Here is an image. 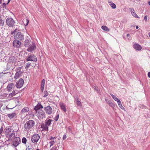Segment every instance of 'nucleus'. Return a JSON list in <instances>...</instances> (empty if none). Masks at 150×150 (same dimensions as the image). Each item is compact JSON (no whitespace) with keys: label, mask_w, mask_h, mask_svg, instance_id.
Segmentation results:
<instances>
[{"label":"nucleus","mask_w":150,"mask_h":150,"mask_svg":"<svg viewBox=\"0 0 150 150\" xmlns=\"http://www.w3.org/2000/svg\"><path fill=\"white\" fill-rule=\"evenodd\" d=\"M35 122L32 120H30L27 121L24 125V128L27 130H29L33 127L35 125Z\"/></svg>","instance_id":"nucleus-1"},{"label":"nucleus","mask_w":150,"mask_h":150,"mask_svg":"<svg viewBox=\"0 0 150 150\" xmlns=\"http://www.w3.org/2000/svg\"><path fill=\"white\" fill-rule=\"evenodd\" d=\"M6 23L8 26L13 27L15 26V22L12 18L8 17L6 19Z\"/></svg>","instance_id":"nucleus-2"},{"label":"nucleus","mask_w":150,"mask_h":150,"mask_svg":"<svg viewBox=\"0 0 150 150\" xmlns=\"http://www.w3.org/2000/svg\"><path fill=\"white\" fill-rule=\"evenodd\" d=\"M14 38L16 40L17 39L18 40H22L24 38V35L23 34L19 32L18 31L16 33L14 34Z\"/></svg>","instance_id":"nucleus-3"},{"label":"nucleus","mask_w":150,"mask_h":150,"mask_svg":"<svg viewBox=\"0 0 150 150\" xmlns=\"http://www.w3.org/2000/svg\"><path fill=\"white\" fill-rule=\"evenodd\" d=\"M40 138V135L38 134H35L32 136L31 140L33 143L36 144L38 142Z\"/></svg>","instance_id":"nucleus-4"},{"label":"nucleus","mask_w":150,"mask_h":150,"mask_svg":"<svg viewBox=\"0 0 150 150\" xmlns=\"http://www.w3.org/2000/svg\"><path fill=\"white\" fill-rule=\"evenodd\" d=\"M24 83V80L22 79H20L16 83V86L18 88H20L23 86Z\"/></svg>","instance_id":"nucleus-5"},{"label":"nucleus","mask_w":150,"mask_h":150,"mask_svg":"<svg viewBox=\"0 0 150 150\" xmlns=\"http://www.w3.org/2000/svg\"><path fill=\"white\" fill-rule=\"evenodd\" d=\"M26 60L27 61H33L36 62L37 61V58L34 55L31 54L26 59Z\"/></svg>","instance_id":"nucleus-6"},{"label":"nucleus","mask_w":150,"mask_h":150,"mask_svg":"<svg viewBox=\"0 0 150 150\" xmlns=\"http://www.w3.org/2000/svg\"><path fill=\"white\" fill-rule=\"evenodd\" d=\"M44 110L46 113L48 115L51 114L52 112V108L49 106L45 107Z\"/></svg>","instance_id":"nucleus-7"},{"label":"nucleus","mask_w":150,"mask_h":150,"mask_svg":"<svg viewBox=\"0 0 150 150\" xmlns=\"http://www.w3.org/2000/svg\"><path fill=\"white\" fill-rule=\"evenodd\" d=\"M36 48V46L35 43L32 42L31 44H30L29 47L27 50V51L29 52H32L34 51Z\"/></svg>","instance_id":"nucleus-8"},{"label":"nucleus","mask_w":150,"mask_h":150,"mask_svg":"<svg viewBox=\"0 0 150 150\" xmlns=\"http://www.w3.org/2000/svg\"><path fill=\"white\" fill-rule=\"evenodd\" d=\"M56 137H49L48 140H49V143L50 144V147L52 146L55 143Z\"/></svg>","instance_id":"nucleus-9"},{"label":"nucleus","mask_w":150,"mask_h":150,"mask_svg":"<svg viewBox=\"0 0 150 150\" xmlns=\"http://www.w3.org/2000/svg\"><path fill=\"white\" fill-rule=\"evenodd\" d=\"M21 142L20 138L18 137H16L15 139L14 142H13V144L15 147H16L21 143Z\"/></svg>","instance_id":"nucleus-10"},{"label":"nucleus","mask_w":150,"mask_h":150,"mask_svg":"<svg viewBox=\"0 0 150 150\" xmlns=\"http://www.w3.org/2000/svg\"><path fill=\"white\" fill-rule=\"evenodd\" d=\"M13 44L14 47L19 48L21 46V43L19 40H16L13 41Z\"/></svg>","instance_id":"nucleus-11"},{"label":"nucleus","mask_w":150,"mask_h":150,"mask_svg":"<svg viewBox=\"0 0 150 150\" xmlns=\"http://www.w3.org/2000/svg\"><path fill=\"white\" fill-rule=\"evenodd\" d=\"M38 115L39 118H43L45 117V113L43 110H39L38 111Z\"/></svg>","instance_id":"nucleus-12"},{"label":"nucleus","mask_w":150,"mask_h":150,"mask_svg":"<svg viewBox=\"0 0 150 150\" xmlns=\"http://www.w3.org/2000/svg\"><path fill=\"white\" fill-rule=\"evenodd\" d=\"M15 88L14 84L13 83H11L8 84L7 87V91L8 92H10L12 90H13Z\"/></svg>","instance_id":"nucleus-13"},{"label":"nucleus","mask_w":150,"mask_h":150,"mask_svg":"<svg viewBox=\"0 0 150 150\" xmlns=\"http://www.w3.org/2000/svg\"><path fill=\"white\" fill-rule=\"evenodd\" d=\"M43 108L42 106L40 103H38L37 105L36 106L34 109L35 111H36V112L37 113L38 112V111H39V110H40L41 108Z\"/></svg>","instance_id":"nucleus-14"},{"label":"nucleus","mask_w":150,"mask_h":150,"mask_svg":"<svg viewBox=\"0 0 150 150\" xmlns=\"http://www.w3.org/2000/svg\"><path fill=\"white\" fill-rule=\"evenodd\" d=\"M129 10L131 12L132 15L134 17L137 18H139L138 16L136 14L135 12L134 9L133 8H130Z\"/></svg>","instance_id":"nucleus-15"},{"label":"nucleus","mask_w":150,"mask_h":150,"mask_svg":"<svg viewBox=\"0 0 150 150\" xmlns=\"http://www.w3.org/2000/svg\"><path fill=\"white\" fill-rule=\"evenodd\" d=\"M16 58L14 56L10 57L8 59V62L10 63H14L16 62Z\"/></svg>","instance_id":"nucleus-16"},{"label":"nucleus","mask_w":150,"mask_h":150,"mask_svg":"<svg viewBox=\"0 0 150 150\" xmlns=\"http://www.w3.org/2000/svg\"><path fill=\"white\" fill-rule=\"evenodd\" d=\"M30 42L31 40H30L26 38L24 42V46L25 47H28L29 46Z\"/></svg>","instance_id":"nucleus-17"},{"label":"nucleus","mask_w":150,"mask_h":150,"mask_svg":"<svg viewBox=\"0 0 150 150\" xmlns=\"http://www.w3.org/2000/svg\"><path fill=\"white\" fill-rule=\"evenodd\" d=\"M22 73V72L21 71H17L15 74L14 78L16 79L20 77Z\"/></svg>","instance_id":"nucleus-18"},{"label":"nucleus","mask_w":150,"mask_h":150,"mask_svg":"<svg viewBox=\"0 0 150 150\" xmlns=\"http://www.w3.org/2000/svg\"><path fill=\"white\" fill-rule=\"evenodd\" d=\"M41 128H42L43 130L48 131V126L46 125L43 124L41 125Z\"/></svg>","instance_id":"nucleus-19"},{"label":"nucleus","mask_w":150,"mask_h":150,"mask_svg":"<svg viewBox=\"0 0 150 150\" xmlns=\"http://www.w3.org/2000/svg\"><path fill=\"white\" fill-rule=\"evenodd\" d=\"M134 47L137 50H139L142 49L141 46L137 44H135L134 45Z\"/></svg>","instance_id":"nucleus-20"},{"label":"nucleus","mask_w":150,"mask_h":150,"mask_svg":"<svg viewBox=\"0 0 150 150\" xmlns=\"http://www.w3.org/2000/svg\"><path fill=\"white\" fill-rule=\"evenodd\" d=\"M45 79H43L42 81L41 85V90L42 92H43L44 90L45 86Z\"/></svg>","instance_id":"nucleus-21"},{"label":"nucleus","mask_w":150,"mask_h":150,"mask_svg":"<svg viewBox=\"0 0 150 150\" xmlns=\"http://www.w3.org/2000/svg\"><path fill=\"white\" fill-rule=\"evenodd\" d=\"M16 115L15 113H12L11 114H8L7 115V116L10 118L12 119Z\"/></svg>","instance_id":"nucleus-22"},{"label":"nucleus","mask_w":150,"mask_h":150,"mask_svg":"<svg viewBox=\"0 0 150 150\" xmlns=\"http://www.w3.org/2000/svg\"><path fill=\"white\" fill-rule=\"evenodd\" d=\"M52 120L50 119H49L48 120H45V124L46 125L48 126H50L51 124V122Z\"/></svg>","instance_id":"nucleus-23"},{"label":"nucleus","mask_w":150,"mask_h":150,"mask_svg":"<svg viewBox=\"0 0 150 150\" xmlns=\"http://www.w3.org/2000/svg\"><path fill=\"white\" fill-rule=\"evenodd\" d=\"M29 108L28 107H25L23 109L21 110V112L22 113H25L28 111H29Z\"/></svg>","instance_id":"nucleus-24"},{"label":"nucleus","mask_w":150,"mask_h":150,"mask_svg":"<svg viewBox=\"0 0 150 150\" xmlns=\"http://www.w3.org/2000/svg\"><path fill=\"white\" fill-rule=\"evenodd\" d=\"M60 105L62 110H63L65 112H66L67 111L63 103H60Z\"/></svg>","instance_id":"nucleus-25"},{"label":"nucleus","mask_w":150,"mask_h":150,"mask_svg":"<svg viewBox=\"0 0 150 150\" xmlns=\"http://www.w3.org/2000/svg\"><path fill=\"white\" fill-rule=\"evenodd\" d=\"M110 95L112 96V98L115 101H120V100L117 98L114 95H113L112 94H110Z\"/></svg>","instance_id":"nucleus-26"},{"label":"nucleus","mask_w":150,"mask_h":150,"mask_svg":"<svg viewBox=\"0 0 150 150\" xmlns=\"http://www.w3.org/2000/svg\"><path fill=\"white\" fill-rule=\"evenodd\" d=\"M29 22V20L25 18L23 20V23L26 26L28 25Z\"/></svg>","instance_id":"nucleus-27"},{"label":"nucleus","mask_w":150,"mask_h":150,"mask_svg":"<svg viewBox=\"0 0 150 150\" xmlns=\"http://www.w3.org/2000/svg\"><path fill=\"white\" fill-rule=\"evenodd\" d=\"M109 4L113 8L115 9L116 8V5L113 3L111 2H109Z\"/></svg>","instance_id":"nucleus-28"},{"label":"nucleus","mask_w":150,"mask_h":150,"mask_svg":"<svg viewBox=\"0 0 150 150\" xmlns=\"http://www.w3.org/2000/svg\"><path fill=\"white\" fill-rule=\"evenodd\" d=\"M101 28L103 30H105L107 32H108L109 31V29L105 26H102Z\"/></svg>","instance_id":"nucleus-29"},{"label":"nucleus","mask_w":150,"mask_h":150,"mask_svg":"<svg viewBox=\"0 0 150 150\" xmlns=\"http://www.w3.org/2000/svg\"><path fill=\"white\" fill-rule=\"evenodd\" d=\"M117 102L119 107H120L123 110L124 109H125L124 107L122 106L120 100V101H118Z\"/></svg>","instance_id":"nucleus-30"},{"label":"nucleus","mask_w":150,"mask_h":150,"mask_svg":"<svg viewBox=\"0 0 150 150\" xmlns=\"http://www.w3.org/2000/svg\"><path fill=\"white\" fill-rule=\"evenodd\" d=\"M4 21L2 18L0 16V26H2L4 25Z\"/></svg>","instance_id":"nucleus-31"},{"label":"nucleus","mask_w":150,"mask_h":150,"mask_svg":"<svg viewBox=\"0 0 150 150\" xmlns=\"http://www.w3.org/2000/svg\"><path fill=\"white\" fill-rule=\"evenodd\" d=\"M15 136V134L14 133H12L9 135V137L11 139H12L14 138Z\"/></svg>","instance_id":"nucleus-32"},{"label":"nucleus","mask_w":150,"mask_h":150,"mask_svg":"<svg viewBox=\"0 0 150 150\" xmlns=\"http://www.w3.org/2000/svg\"><path fill=\"white\" fill-rule=\"evenodd\" d=\"M22 142L23 144H25L27 142V140L25 138L23 137L22 139Z\"/></svg>","instance_id":"nucleus-33"},{"label":"nucleus","mask_w":150,"mask_h":150,"mask_svg":"<svg viewBox=\"0 0 150 150\" xmlns=\"http://www.w3.org/2000/svg\"><path fill=\"white\" fill-rule=\"evenodd\" d=\"M109 105L112 108H114L115 107V105L112 102L110 103H109Z\"/></svg>","instance_id":"nucleus-34"},{"label":"nucleus","mask_w":150,"mask_h":150,"mask_svg":"<svg viewBox=\"0 0 150 150\" xmlns=\"http://www.w3.org/2000/svg\"><path fill=\"white\" fill-rule=\"evenodd\" d=\"M16 95L15 92V91H13L12 93L9 94V96H13Z\"/></svg>","instance_id":"nucleus-35"},{"label":"nucleus","mask_w":150,"mask_h":150,"mask_svg":"<svg viewBox=\"0 0 150 150\" xmlns=\"http://www.w3.org/2000/svg\"><path fill=\"white\" fill-rule=\"evenodd\" d=\"M30 65H31V63H30V62L28 63L27 64V65H26V67H25V68L26 69H28L29 68V67L30 66Z\"/></svg>","instance_id":"nucleus-36"},{"label":"nucleus","mask_w":150,"mask_h":150,"mask_svg":"<svg viewBox=\"0 0 150 150\" xmlns=\"http://www.w3.org/2000/svg\"><path fill=\"white\" fill-rule=\"evenodd\" d=\"M44 95L43 96V97H46L48 95V93L47 92V91H45L44 92Z\"/></svg>","instance_id":"nucleus-37"},{"label":"nucleus","mask_w":150,"mask_h":150,"mask_svg":"<svg viewBox=\"0 0 150 150\" xmlns=\"http://www.w3.org/2000/svg\"><path fill=\"white\" fill-rule=\"evenodd\" d=\"M59 114H57V115L56 116L55 118L54 119V120L55 121H57L58 120L59 118Z\"/></svg>","instance_id":"nucleus-38"},{"label":"nucleus","mask_w":150,"mask_h":150,"mask_svg":"<svg viewBox=\"0 0 150 150\" xmlns=\"http://www.w3.org/2000/svg\"><path fill=\"white\" fill-rule=\"evenodd\" d=\"M4 129L3 126H2L0 128V134H1L3 132Z\"/></svg>","instance_id":"nucleus-39"},{"label":"nucleus","mask_w":150,"mask_h":150,"mask_svg":"<svg viewBox=\"0 0 150 150\" xmlns=\"http://www.w3.org/2000/svg\"><path fill=\"white\" fill-rule=\"evenodd\" d=\"M18 30L17 29H16L14 30V31H13V32H11V33L12 34H14H14H15V33H16V32H18Z\"/></svg>","instance_id":"nucleus-40"},{"label":"nucleus","mask_w":150,"mask_h":150,"mask_svg":"<svg viewBox=\"0 0 150 150\" xmlns=\"http://www.w3.org/2000/svg\"><path fill=\"white\" fill-rule=\"evenodd\" d=\"M105 100L106 103H108V105L109 104V103H110L111 102V101H110V100H109L108 99H105Z\"/></svg>","instance_id":"nucleus-41"},{"label":"nucleus","mask_w":150,"mask_h":150,"mask_svg":"<svg viewBox=\"0 0 150 150\" xmlns=\"http://www.w3.org/2000/svg\"><path fill=\"white\" fill-rule=\"evenodd\" d=\"M76 102V104L78 105V106H81V103L80 102V101H78V102Z\"/></svg>","instance_id":"nucleus-42"},{"label":"nucleus","mask_w":150,"mask_h":150,"mask_svg":"<svg viewBox=\"0 0 150 150\" xmlns=\"http://www.w3.org/2000/svg\"><path fill=\"white\" fill-rule=\"evenodd\" d=\"M57 149V146H54L52 147V150H56Z\"/></svg>","instance_id":"nucleus-43"},{"label":"nucleus","mask_w":150,"mask_h":150,"mask_svg":"<svg viewBox=\"0 0 150 150\" xmlns=\"http://www.w3.org/2000/svg\"><path fill=\"white\" fill-rule=\"evenodd\" d=\"M144 19L145 21H146L147 20V16H146L144 17Z\"/></svg>","instance_id":"nucleus-44"},{"label":"nucleus","mask_w":150,"mask_h":150,"mask_svg":"<svg viewBox=\"0 0 150 150\" xmlns=\"http://www.w3.org/2000/svg\"><path fill=\"white\" fill-rule=\"evenodd\" d=\"M67 138V137L66 136V135H63V139H65Z\"/></svg>","instance_id":"nucleus-45"},{"label":"nucleus","mask_w":150,"mask_h":150,"mask_svg":"<svg viewBox=\"0 0 150 150\" xmlns=\"http://www.w3.org/2000/svg\"><path fill=\"white\" fill-rule=\"evenodd\" d=\"M75 101L77 102H78V101H79V99L78 98H75Z\"/></svg>","instance_id":"nucleus-46"},{"label":"nucleus","mask_w":150,"mask_h":150,"mask_svg":"<svg viewBox=\"0 0 150 150\" xmlns=\"http://www.w3.org/2000/svg\"><path fill=\"white\" fill-rule=\"evenodd\" d=\"M148 76L150 78V72H148Z\"/></svg>","instance_id":"nucleus-47"},{"label":"nucleus","mask_w":150,"mask_h":150,"mask_svg":"<svg viewBox=\"0 0 150 150\" xmlns=\"http://www.w3.org/2000/svg\"><path fill=\"white\" fill-rule=\"evenodd\" d=\"M94 89L96 90L97 91H98V87L96 88V87H95V88H94Z\"/></svg>","instance_id":"nucleus-48"},{"label":"nucleus","mask_w":150,"mask_h":150,"mask_svg":"<svg viewBox=\"0 0 150 150\" xmlns=\"http://www.w3.org/2000/svg\"><path fill=\"white\" fill-rule=\"evenodd\" d=\"M6 5V4L5 3H3V7H4V6H5Z\"/></svg>","instance_id":"nucleus-49"},{"label":"nucleus","mask_w":150,"mask_h":150,"mask_svg":"<svg viewBox=\"0 0 150 150\" xmlns=\"http://www.w3.org/2000/svg\"><path fill=\"white\" fill-rule=\"evenodd\" d=\"M130 36V35L129 34H127V37H128L129 36Z\"/></svg>","instance_id":"nucleus-50"},{"label":"nucleus","mask_w":150,"mask_h":150,"mask_svg":"<svg viewBox=\"0 0 150 150\" xmlns=\"http://www.w3.org/2000/svg\"><path fill=\"white\" fill-rule=\"evenodd\" d=\"M11 0H8V3H7V4H8L10 2V1Z\"/></svg>","instance_id":"nucleus-51"},{"label":"nucleus","mask_w":150,"mask_h":150,"mask_svg":"<svg viewBox=\"0 0 150 150\" xmlns=\"http://www.w3.org/2000/svg\"><path fill=\"white\" fill-rule=\"evenodd\" d=\"M138 28H139V27L138 26H137L136 27V28L137 29H138Z\"/></svg>","instance_id":"nucleus-52"},{"label":"nucleus","mask_w":150,"mask_h":150,"mask_svg":"<svg viewBox=\"0 0 150 150\" xmlns=\"http://www.w3.org/2000/svg\"><path fill=\"white\" fill-rule=\"evenodd\" d=\"M148 4L149 5H150V1L148 2Z\"/></svg>","instance_id":"nucleus-53"},{"label":"nucleus","mask_w":150,"mask_h":150,"mask_svg":"<svg viewBox=\"0 0 150 150\" xmlns=\"http://www.w3.org/2000/svg\"><path fill=\"white\" fill-rule=\"evenodd\" d=\"M2 0H0V4H1L2 2Z\"/></svg>","instance_id":"nucleus-54"},{"label":"nucleus","mask_w":150,"mask_h":150,"mask_svg":"<svg viewBox=\"0 0 150 150\" xmlns=\"http://www.w3.org/2000/svg\"><path fill=\"white\" fill-rule=\"evenodd\" d=\"M150 33H149L148 34H149V37H150V34H149Z\"/></svg>","instance_id":"nucleus-55"},{"label":"nucleus","mask_w":150,"mask_h":150,"mask_svg":"<svg viewBox=\"0 0 150 150\" xmlns=\"http://www.w3.org/2000/svg\"><path fill=\"white\" fill-rule=\"evenodd\" d=\"M30 149H31V148H28V149H29V150H30Z\"/></svg>","instance_id":"nucleus-56"},{"label":"nucleus","mask_w":150,"mask_h":150,"mask_svg":"<svg viewBox=\"0 0 150 150\" xmlns=\"http://www.w3.org/2000/svg\"><path fill=\"white\" fill-rule=\"evenodd\" d=\"M6 108H7H7H8V107H7V106L6 107Z\"/></svg>","instance_id":"nucleus-57"},{"label":"nucleus","mask_w":150,"mask_h":150,"mask_svg":"<svg viewBox=\"0 0 150 150\" xmlns=\"http://www.w3.org/2000/svg\"><path fill=\"white\" fill-rule=\"evenodd\" d=\"M36 150H39L38 149H37Z\"/></svg>","instance_id":"nucleus-58"}]
</instances>
